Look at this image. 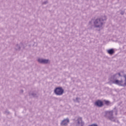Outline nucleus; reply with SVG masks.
I'll return each instance as SVG.
<instances>
[{
	"label": "nucleus",
	"instance_id": "1",
	"mask_svg": "<svg viewBox=\"0 0 126 126\" xmlns=\"http://www.w3.org/2000/svg\"><path fill=\"white\" fill-rule=\"evenodd\" d=\"M121 76V73H118L114 75L112 78L113 79L112 80V83L114 84H116L117 85H119V86H123L124 87H126V75H125L124 76V77L125 78V82L124 83V81L123 80H117L119 77H120Z\"/></svg>",
	"mask_w": 126,
	"mask_h": 126
},
{
	"label": "nucleus",
	"instance_id": "2",
	"mask_svg": "<svg viewBox=\"0 0 126 126\" xmlns=\"http://www.w3.org/2000/svg\"><path fill=\"white\" fill-rule=\"evenodd\" d=\"M106 20H107L106 16L96 19L94 22V27L96 28H102Z\"/></svg>",
	"mask_w": 126,
	"mask_h": 126
},
{
	"label": "nucleus",
	"instance_id": "3",
	"mask_svg": "<svg viewBox=\"0 0 126 126\" xmlns=\"http://www.w3.org/2000/svg\"><path fill=\"white\" fill-rule=\"evenodd\" d=\"M54 93L58 96H61L63 94V89L62 87L56 88L54 90Z\"/></svg>",
	"mask_w": 126,
	"mask_h": 126
},
{
	"label": "nucleus",
	"instance_id": "4",
	"mask_svg": "<svg viewBox=\"0 0 126 126\" xmlns=\"http://www.w3.org/2000/svg\"><path fill=\"white\" fill-rule=\"evenodd\" d=\"M115 113V115H117V111H111L108 112L109 115V119L110 121H112V122H116V118L113 117V113Z\"/></svg>",
	"mask_w": 126,
	"mask_h": 126
},
{
	"label": "nucleus",
	"instance_id": "5",
	"mask_svg": "<svg viewBox=\"0 0 126 126\" xmlns=\"http://www.w3.org/2000/svg\"><path fill=\"white\" fill-rule=\"evenodd\" d=\"M37 62H38L39 63H42L43 64L50 63V60H49V59H43L42 58H39L37 60Z\"/></svg>",
	"mask_w": 126,
	"mask_h": 126
},
{
	"label": "nucleus",
	"instance_id": "6",
	"mask_svg": "<svg viewBox=\"0 0 126 126\" xmlns=\"http://www.w3.org/2000/svg\"><path fill=\"white\" fill-rule=\"evenodd\" d=\"M77 126H84V122L82 121V118L79 117L76 121Z\"/></svg>",
	"mask_w": 126,
	"mask_h": 126
},
{
	"label": "nucleus",
	"instance_id": "7",
	"mask_svg": "<svg viewBox=\"0 0 126 126\" xmlns=\"http://www.w3.org/2000/svg\"><path fill=\"white\" fill-rule=\"evenodd\" d=\"M68 123H69V120L67 118L64 119L61 123L62 126H67Z\"/></svg>",
	"mask_w": 126,
	"mask_h": 126
},
{
	"label": "nucleus",
	"instance_id": "8",
	"mask_svg": "<svg viewBox=\"0 0 126 126\" xmlns=\"http://www.w3.org/2000/svg\"><path fill=\"white\" fill-rule=\"evenodd\" d=\"M95 105L97 107H102L103 106V102L101 100H97L95 102Z\"/></svg>",
	"mask_w": 126,
	"mask_h": 126
},
{
	"label": "nucleus",
	"instance_id": "9",
	"mask_svg": "<svg viewBox=\"0 0 126 126\" xmlns=\"http://www.w3.org/2000/svg\"><path fill=\"white\" fill-rule=\"evenodd\" d=\"M107 53L109 55H113L115 53L113 49H109L107 50Z\"/></svg>",
	"mask_w": 126,
	"mask_h": 126
},
{
	"label": "nucleus",
	"instance_id": "10",
	"mask_svg": "<svg viewBox=\"0 0 126 126\" xmlns=\"http://www.w3.org/2000/svg\"><path fill=\"white\" fill-rule=\"evenodd\" d=\"M20 49V46L19 45H17L16 46V50H19Z\"/></svg>",
	"mask_w": 126,
	"mask_h": 126
},
{
	"label": "nucleus",
	"instance_id": "11",
	"mask_svg": "<svg viewBox=\"0 0 126 126\" xmlns=\"http://www.w3.org/2000/svg\"><path fill=\"white\" fill-rule=\"evenodd\" d=\"M79 101H80V98H78V97H77V98H76L75 101H76V102H79Z\"/></svg>",
	"mask_w": 126,
	"mask_h": 126
},
{
	"label": "nucleus",
	"instance_id": "12",
	"mask_svg": "<svg viewBox=\"0 0 126 126\" xmlns=\"http://www.w3.org/2000/svg\"><path fill=\"white\" fill-rule=\"evenodd\" d=\"M89 126H98V125H97V124H92Z\"/></svg>",
	"mask_w": 126,
	"mask_h": 126
},
{
	"label": "nucleus",
	"instance_id": "13",
	"mask_svg": "<svg viewBox=\"0 0 126 126\" xmlns=\"http://www.w3.org/2000/svg\"><path fill=\"white\" fill-rule=\"evenodd\" d=\"M32 96H33V97H37V96H36V94H32Z\"/></svg>",
	"mask_w": 126,
	"mask_h": 126
},
{
	"label": "nucleus",
	"instance_id": "14",
	"mask_svg": "<svg viewBox=\"0 0 126 126\" xmlns=\"http://www.w3.org/2000/svg\"><path fill=\"white\" fill-rule=\"evenodd\" d=\"M48 3V1H45L43 3L44 4H46V3Z\"/></svg>",
	"mask_w": 126,
	"mask_h": 126
},
{
	"label": "nucleus",
	"instance_id": "15",
	"mask_svg": "<svg viewBox=\"0 0 126 126\" xmlns=\"http://www.w3.org/2000/svg\"><path fill=\"white\" fill-rule=\"evenodd\" d=\"M105 103L106 104H109V101H106Z\"/></svg>",
	"mask_w": 126,
	"mask_h": 126
},
{
	"label": "nucleus",
	"instance_id": "16",
	"mask_svg": "<svg viewBox=\"0 0 126 126\" xmlns=\"http://www.w3.org/2000/svg\"><path fill=\"white\" fill-rule=\"evenodd\" d=\"M121 14H124V12L121 13Z\"/></svg>",
	"mask_w": 126,
	"mask_h": 126
},
{
	"label": "nucleus",
	"instance_id": "17",
	"mask_svg": "<svg viewBox=\"0 0 126 126\" xmlns=\"http://www.w3.org/2000/svg\"><path fill=\"white\" fill-rule=\"evenodd\" d=\"M21 92H22V93H23V90H22Z\"/></svg>",
	"mask_w": 126,
	"mask_h": 126
}]
</instances>
